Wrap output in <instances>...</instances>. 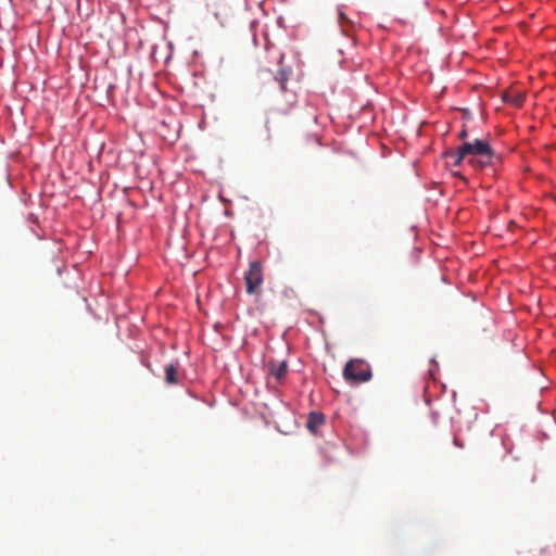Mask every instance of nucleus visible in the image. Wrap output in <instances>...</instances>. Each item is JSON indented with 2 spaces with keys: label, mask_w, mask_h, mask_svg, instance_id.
I'll list each match as a JSON object with an SVG mask.
<instances>
[{
  "label": "nucleus",
  "mask_w": 556,
  "mask_h": 556,
  "mask_svg": "<svg viewBox=\"0 0 556 556\" xmlns=\"http://www.w3.org/2000/svg\"><path fill=\"white\" fill-rule=\"evenodd\" d=\"M178 365L177 364H168L165 366V381L168 384H175L178 381Z\"/></svg>",
  "instance_id": "nucleus-8"
},
{
  "label": "nucleus",
  "mask_w": 556,
  "mask_h": 556,
  "mask_svg": "<svg viewBox=\"0 0 556 556\" xmlns=\"http://www.w3.org/2000/svg\"><path fill=\"white\" fill-rule=\"evenodd\" d=\"M455 444L458 445V447H462V444H459V442H457V440L455 439Z\"/></svg>",
  "instance_id": "nucleus-12"
},
{
  "label": "nucleus",
  "mask_w": 556,
  "mask_h": 556,
  "mask_svg": "<svg viewBox=\"0 0 556 556\" xmlns=\"http://www.w3.org/2000/svg\"><path fill=\"white\" fill-rule=\"evenodd\" d=\"M455 444L458 445V447H462V444H459V442H457V440L455 439Z\"/></svg>",
  "instance_id": "nucleus-13"
},
{
  "label": "nucleus",
  "mask_w": 556,
  "mask_h": 556,
  "mask_svg": "<svg viewBox=\"0 0 556 556\" xmlns=\"http://www.w3.org/2000/svg\"><path fill=\"white\" fill-rule=\"evenodd\" d=\"M338 22L342 26V30L345 33V23H350L348 16L343 12H339Z\"/></svg>",
  "instance_id": "nucleus-10"
},
{
  "label": "nucleus",
  "mask_w": 556,
  "mask_h": 556,
  "mask_svg": "<svg viewBox=\"0 0 556 556\" xmlns=\"http://www.w3.org/2000/svg\"><path fill=\"white\" fill-rule=\"evenodd\" d=\"M444 156L446 159H451L452 160V165L453 166L460 165V163L463 161H467V157H468L466 155V153H463V149H462L460 146L455 151H447V152H445Z\"/></svg>",
  "instance_id": "nucleus-6"
},
{
  "label": "nucleus",
  "mask_w": 556,
  "mask_h": 556,
  "mask_svg": "<svg viewBox=\"0 0 556 556\" xmlns=\"http://www.w3.org/2000/svg\"><path fill=\"white\" fill-rule=\"evenodd\" d=\"M288 372V365L286 362L270 365V374L278 380H282Z\"/></svg>",
  "instance_id": "nucleus-7"
},
{
  "label": "nucleus",
  "mask_w": 556,
  "mask_h": 556,
  "mask_svg": "<svg viewBox=\"0 0 556 556\" xmlns=\"http://www.w3.org/2000/svg\"><path fill=\"white\" fill-rule=\"evenodd\" d=\"M467 137V130L466 129H463L459 135H458V138L459 139H465Z\"/></svg>",
  "instance_id": "nucleus-11"
},
{
  "label": "nucleus",
  "mask_w": 556,
  "mask_h": 556,
  "mask_svg": "<svg viewBox=\"0 0 556 556\" xmlns=\"http://www.w3.org/2000/svg\"><path fill=\"white\" fill-rule=\"evenodd\" d=\"M275 79L279 83L280 88L283 91L286 89V81L288 79L286 74L283 72H279Z\"/></svg>",
  "instance_id": "nucleus-9"
},
{
  "label": "nucleus",
  "mask_w": 556,
  "mask_h": 556,
  "mask_svg": "<svg viewBox=\"0 0 556 556\" xmlns=\"http://www.w3.org/2000/svg\"><path fill=\"white\" fill-rule=\"evenodd\" d=\"M460 147L463 153L468 156L467 162L478 169L492 165L496 157L486 139H475L473 141L464 142Z\"/></svg>",
  "instance_id": "nucleus-1"
},
{
  "label": "nucleus",
  "mask_w": 556,
  "mask_h": 556,
  "mask_svg": "<svg viewBox=\"0 0 556 556\" xmlns=\"http://www.w3.org/2000/svg\"><path fill=\"white\" fill-rule=\"evenodd\" d=\"M502 99L505 103L519 108L525 102L526 93L523 90L510 88L503 92Z\"/></svg>",
  "instance_id": "nucleus-4"
},
{
  "label": "nucleus",
  "mask_w": 556,
  "mask_h": 556,
  "mask_svg": "<svg viewBox=\"0 0 556 556\" xmlns=\"http://www.w3.org/2000/svg\"><path fill=\"white\" fill-rule=\"evenodd\" d=\"M263 280L262 264L258 261L251 262L248 270L244 273L247 292L249 294H258Z\"/></svg>",
  "instance_id": "nucleus-3"
},
{
  "label": "nucleus",
  "mask_w": 556,
  "mask_h": 556,
  "mask_svg": "<svg viewBox=\"0 0 556 556\" xmlns=\"http://www.w3.org/2000/svg\"><path fill=\"white\" fill-rule=\"evenodd\" d=\"M325 422L324 415L321 413L312 412L308 415L306 427L311 432H316L317 429Z\"/></svg>",
  "instance_id": "nucleus-5"
},
{
  "label": "nucleus",
  "mask_w": 556,
  "mask_h": 556,
  "mask_svg": "<svg viewBox=\"0 0 556 556\" xmlns=\"http://www.w3.org/2000/svg\"><path fill=\"white\" fill-rule=\"evenodd\" d=\"M343 377L348 382L362 383L371 379L370 366L363 359H350L343 368Z\"/></svg>",
  "instance_id": "nucleus-2"
}]
</instances>
